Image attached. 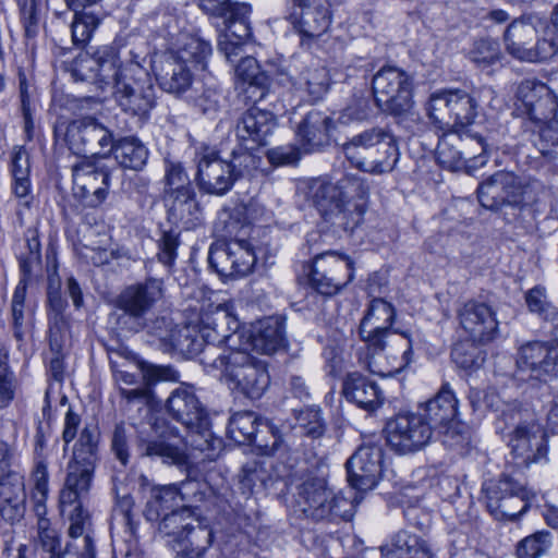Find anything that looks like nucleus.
<instances>
[{"instance_id": "obj_1", "label": "nucleus", "mask_w": 558, "mask_h": 558, "mask_svg": "<svg viewBox=\"0 0 558 558\" xmlns=\"http://www.w3.org/2000/svg\"><path fill=\"white\" fill-rule=\"evenodd\" d=\"M362 187L359 179L343 177L337 182L314 179L307 186V197L323 218L344 231H352L363 218V208L352 201Z\"/></svg>"}, {"instance_id": "obj_2", "label": "nucleus", "mask_w": 558, "mask_h": 558, "mask_svg": "<svg viewBox=\"0 0 558 558\" xmlns=\"http://www.w3.org/2000/svg\"><path fill=\"white\" fill-rule=\"evenodd\" d=\"M209 350L204 365L221 371L232 389L250 399H259L265 393L270 384L267 364L251 355L246 345L216 357L215 348Z\"/></svg>"}, {"instance_id": "obj_3", "label": "nucleus", "mask_w": 558, "mask_h": 558, "mask_svg": "<svg viewBox=\"0 0 558 558\" xmlns=\"http://www.w3.org/2000/svg\"><path fill=\"white\" fill-rule=\"evenodd\" d=\"M99 432L95 426H85L74 445L72 458L66 465V476L60 492L61 513L81 502L90 489L98 462Z\"/></svg>"}, {"instance_id": "obj_4", "label": "nucleus", "mask_w": 558, "mask_h": 558, "mask_svg": "<svg viewBox=\"0 0 558 558\" xmlns=\"http://www.w3.org/2000/svg\"><path fill=\"white\" fill-rule=\"evenodd\" d=\"M476 100L463 90H442L427 101L430 121L444 132L478 133L473 130L477 111Z\"/></svg>"}, {"instance_id": "obj_5", "label": "nucleus", "mask_w": 558, "mask_h": 558, "mask_svg": "<svg viewBox=\"0 0 558 558\" xmlns=\"http://www.w3.org/2000/svg\"><path fill=\"white\" fill-rule=\"evenodd\" d=\"M167 409L173 418L190 430L187 445L201 451L213 446L207 412L191 386L184 385L174 389L167 400Z\"/></svg>"}, {"instance_id": "obj_6", "label": "nucleus", "mask_w": 558, "mask_h": 558, "mask_svg": "<svg viewBox=\"0 0 558 558\" xmlns=\"http://www.w3.org/2000/svg\"><path fill=\"white\" fill-rule=\"evenodd\" d=\"M518 418L508 436L507 463L517 470H525L548 462V439L543 426L527 413Z\"/></svg>"}, {"instance_id": "obj_7", "label": "nucleus", "mask_w": 558, "mask_h": 558, "mask_svg": "<svg viewBox=\"0 0 558 558\" xmlns=\"http://www.w3.org/2000/svg\"><path fill=\"white\" fill-rule=\"evenodd\" d=\"M296 505L306 517L314 520L341 518L349 520L353 515V505L327 487L324 478L308 477L298 487Z\"/></svg>"}, {"instance_id": "obj_8", "label": "nucleus", "mask_w": 558, "mask_h": 558, "mask_svg": "<svg viewBox=\"0 0 558 558\" xmlns=\"http://www.w3.org/2000/svg\"><path fill=\"white\" fill-rule=\"evenodd\" d=\"M201 337L208 345H215L217 353H228L243 345L247 347V329L240 326L230 304H219L204 312L199 320Z\"/></svg>"}, {"instance_id": "obj_9", "label": "nucleus", "mask_w": 558, "mask_h": 558, "mask_svg": "<svg viewBox=\"0 0 558 558\" xmlns=\"http://www.w3.org/2000/svg\"><path fill=\"white\" fill-rule=\"evenodd\" d=\"M487 144L481 133L445 132L437 145V160L441 167L457 171L484 166Z\"/></svg>"}, {"instance_id": "obj_10", "label": "nucleus", "mask_w": 558, "mask_h": 558, "mask_svg": "<svg viewBox=\"0 0 558 558\" xmlns=\"http://www.w3.org/2000/svg\"><path fill=\"white\" fill-rule=\"evenodd\" d=\"M412 80L402 70L388 66L373 77V94L377 107L385 113L402 116L413 107Z\"/></svg>"}, {"instance_id": "obj_11", "label": "nucleus", "mask_w": 558, "mask_h": 558, "mask_svg": "<svg viewBox=\"0 0 558 558\" xmlns=\"http://www.w3.org/2000/svg\"><path fill=\"white\" fill-rule=\"evenodd\" d=\"M353 279L352 262L337 252L314 257L308 274L310 286L323 295H333Z\"/></svg>"}, {"instance_id": "obj_12", "label": "nucleus", "mask_w": 558, "mask_h": 558, "mask_svg": "<svg viewBox=\"0 0 558 558\" xmlns=\"http://www.w3.org/2000/svg\"><path fill=\"white\" fill-rule=\"evenodd\" d=\"M514 377L518 380L544 379L546 376L558 375V345L532 341L520 347Z\"/></svg>"}, {"instance_id": "obj_13", "label": "nucleus", "mask_w": 558, "mask_h": 558, "mask_svg": "<svg viewBox=\"0 0 558 558\" xmlns=\"http://www.w3.org/2000/svg\"><path fill=\"white\" fill-rule=\"evenodd\" d=\"M386 434L390 448L398 453L407 454L424 448L433 433L423 414H404L387 423Z\"/></svg>"}, {"instance_id": "obj_14", "label": "nucleus", "mask_w": 558, "mask_h": 558, "mask_svg": "<svg viewBox=\"0 0 558 558\" xmlns=\"http://www.w3.org/2000/svg\"><path fill=\"white\" fill-rule=\"evenodd\" d=\"M195 161L196 181L203 192L223 195L233 186L235 179L232 169L215 148L202 145L196 150Z\"/></svg>"}, {"instance_id": "obj_15", "label": "nucleus", "mask_w": 558, "mask_h": 558, "mask_svg": "<svg viewBox=\"0 0 558 558\" xmlns=\"http://www.w3.org/2000/svg\"><path fill=\"white\" fill-rule=\"evenodd\" d=\"M74 195L88 206L101 204L108 194L110 173L94 158H84L72 166Z\"/></svg>"}, {"instance_id": "obj_16", "label": "nucleus", "mask_w": 558, "mask_h": 558, "mask_svg": "<svg viewBox=\"0 0 558 558\" xmlns=\"http://www.w3.org/2000/svg\"><path fill=\"white\" fill-rule=\"evenodd\" d=\"M163 294V281L148 277L126 286L117 296L116 306L140 325Z\"/></svg>"}, {"instance_id": "obj_17", "label": "nucleus", "mask_w": 558, "mask_h": 558, "mask_svg": "<svg viewBox=\"0 0 558 558\" xmlns=\"http://www.w3.org/2000/svg\"><path fill=\"white\" fill-rule=\"evenodd\" d=\"M280 83H291L296 89L304 90L313 100L320 99L328 90L330 78L326 68L318 64L306 65L298 58L288 64L280 65L278 73Z\"/></svg>"}, {"instance_id": "obj_18", "label": "nucleus", "mask_w": 558, "mask_h": 558, "mask_svg": "<svg viewBox=\"0 0 558 558\" xmlns=\"http://www.w3.org/2000/svg\"><path fill=\"white\" fill-rule=\"evenodd\" d=\"M64 140L75 155L99 154L98 149L112 145V133L92 117H85L69 123Z\"/></svg>"}, {"instance_id": "obj_19", "label": "nucleus", "mask_w": 558, "mask_h": 558, "mask_svg": "<svg viewBox=\"0 0 558 558\" xmlns=\"http://www.w3.org/2000/svg\"><path fill=\"white\" fill-rule=\"evenodd\" d=\"M383 449L375 444L362 445L347 462L348 481L359 490L373 489L381 474Z\"/></svg>"}, {"instance_id": "obj_20", "label": "nucleus", "mask_w": 558, "mask_h": 558, "mask_svg": "<svg viewBox=\"0 0 558 558\" xmlns=\"http://www.w3.org/2000/svg\"><path fill=\"white\" fill-rule=\"evenodd\" d=\"M393 319L395 310L390 303L380 298L372 300L360 324L359 332L374 354L384 350Z\"/></svg>"}, {"instance_id": "obj_21", "label": "nucleus", "mask_w": 558, "mask_h": 558, "mask_svg": "<svg viewBox=\"0 0 558 558\" xmlns=\"http://www.w3.org/2000/svg\"><path fill=\"white\" fill-rule=\"evenodd\" d=\"M291 12L282 21L291 25L289 32L298 35H322L326 32L329 17L325 0H287Z\"/></svg>"}, {"instance_id": "obj_22", "label": "nucleus", "mask_w": 558, "mask_h": 558, "mask_svg": "<svg viewBox=\"0 0 558 558\" xmlns=\"http://www.w3.org/2000/svg\"><path fill=\"white\" fill-rule=\"evenodd\" d=\"M461 327L475 342L487 343L498 335L495 311L483 302L469 301L458 313Z\"/></svg>"}, {"instance_id": "obj_23", "label": "nucleus", "mask_w": 558, "mask_h": 558, "mask_svg": "<svg viewBox=\"0 0 558 558\" xmlns=\"http://www.w3.org/2000/svg\"><path fill=\"white\" fill-rule=\"evenodd\" d=\"M198 483L187 481L181 483L180 487L168 485L151 490V497L147 501L144 515L148 521L156 522L172 510L181 509L184 501L190 499L191 494L196 496Z\"/></svg>"}, {"instance_id": "obj_24", "label": "nucleus", "mask_w": 558, "mask_h": 558, "mask_svg": "<svg viewBox=\"0 0 558 558\" xmlns=\"http://www.w3.org/2000/svg\"><path fill=\"white\" fill-rule=\"evenodd\" d=\"M520 194V184L513 173L498 171L477 189L481 205L487 209L496 210L505 204L517 202Z\"/></svg>"}, {"instance_id": "obj_25", "label": "nucleus", "mask_w": 558, "mask_h": 558, "mask_svg": "<svg viewBox=\"0 0 558 558\" xmlns=\"http://www.w3.org/2000/svg\"><path fill=\"white\" fill-rule=\"evenodd\" d=\"M205 13L225 17L226 35H252L247 16L250 5L245 3H231L230 0H194Z\"/></svg>"}, {"instance_id": "obj_26", "label": "nucleus", "mask_w": 558, "mask_h": 558, "mask_svg": "<svg viewBox=\"0 0 558 558\" xmlns=\"http://www.w3.org/2000/svg\"><path fill=\"white\" fill-rule=\"evenodd\" d=\"M342 393L349 402L366 411H374L384 401L378 385L359 372L348 373L342 384Z\"/></svg>"}, {"instance_id": "obj_27", "label": "nucleus", "mask_w": 558, "mask_h": 558, "mask_svg": "<svg viewBox=\"0 0 558 558\" xmlns=\"http://www.w3.org/2000/svg\"><path fill=\"white\" fill-rule=\"evenodd\" d=\"M247 352L256 350L264 354H272L284 345V323L279 317H267L259 320L252 330H248Z\"/></svg>"}, {"instance_id": "obj_28", "label": "nucleus", "mask_w": 558, "mask_h": 558, "mask_svg": "<svg viewBox=\"0 0 558 558\" xmlns=\"http://www.w3.org/2000/svg\"><path fill=\"white\" fill-rule=\"evenodd\" d=\"M275 126L276 119L271 112L252 107L238 121L236 135L241 141L251 140L257 145H265Z\"/></svg>"}, {"instance_id": "obj_29", "label": "nucleus", "mask_w": 558, "mask_h": 558, "mask_svg": "<svg viewBox=\"0 0 558 558\" xmlns=\"http://www.w3.org/2000/svg\"><path fill=\"white\" fill-rule=\"evenodd\" d=\"M393 137L396 136L390 129L374 126L352 136L343 144L342 150L351 165H354L378 147L389 145Z\"/></svg>"}, {"instance_id": "obj_30", "label": "nucleus", "mask_w": 558, "mask_h": 558, "mask_svg": "<svg viewBox=\"0 0 558 558\" xmlns=\"http://www.w3.org/2000/svg\"><path fill=\"white\" fill-rule=\"evenodd\" d=\"M153 69L162 89L180 94L191 85V73L184 62L174 56H165L155 61Z\"/></svg>"}, {"instance_id": "obj_31", "label": "nucleus", "mask_w": 558, "mask_h": 558, "mask_svg": "<svg viewBox=\"0 0 558 558\" xmlns=\"http://www.w3.org/2000/svg\"><path fill=\"white\" fill-rule=\"evenodd\" d=\"M331 119L324 112L310 111L298 128V136L306 151L328 143Z\"/></svg>"}, {"instance_id": "obj_32", "label": "nucleus", "mask_w": 558, "mask_h": 558, "mask_svg": "<svg viewBox=\"0 0 558 558\" xmlns=\"http://www.w3.org/2000/svg\"><path fill=\"white\" fill-rule=\"evenodd\" d=\"M206 343V340L201 337L199 327L185 325L182 327L177 326L174 330V337L171 338V342L167 343L168 352H178L179 354L193 357L197 354H202V363L204 364V360L206 359V352L210 351ZM215 348V353H217V348ZM218 354H215L216 357Z\"/></svg>"}, {"instance_id": "obj_33", "label": "nucleus", "mask_w": 558, "mask_h": 558, "mask_svg": "<svg viewBox=\"0 0 558 558\" xmlns=\"http://www.w3.org/2000/svg\"><path fill=\"white\" fill-rule=\"evenodd\" d=\"M109 147L118 163L124 169L141 171L147 163L148 148L137 137L125 136L116 142L112 141Z\"/></svg>"}, {"instance_id": "obj_34", "label": "nucleus", "mask_w": 558, "mask_h": 558, "mask_svg": "<svg viewBox=\"0 0 558 558\" xmlns=\"http://www.w3.org/2000/svg\"><path fill=\"white\" fill-rule=\"evenodd\" d=\"M267 428L271 434L272 441L271 444L258 441L257 447L260 449V452L265 456L276 457L288 469L294 468L301 458L296 437L294 435L283 437L272 426Z\"/></svg>"}, {"instance_id": "obj_35", "label": "nucleus", "mask_w": 558, "mask_h": 558, "mask_svg": "<svg viewBox=\"0 0 558 558\" xmlns=\"http://www.w3.org/2000/svg\"><path fill=\"white\" fill-rule=\"evenodd\" d=\"M424 412L432 427L454 420L458 414V401L448 384L442 385L435 398L426 403Z\"/></svg>"}, {"instance_id": "obj_36", "label": "nucleus", "mask_w": 558, "mask_h": 558, "mask_svg": "<svg viewBox=\"0 0 558 558\" xmlns=\"http://www.w3.org/2000/svg\"><path fill=\"white\" fill-rule=\"evenodd\" d=\"M400 157L397 138L393 137L389 145L378 147L367 156L360 158L353 166L371 174H384L391 172Z\"/></svg>"}, {"instance_id": "obj_37", "label": "nucleus", "mask_w": 558, "mask_h": 558, "mask_svg": "<svg viewBox=\"0 0 558 558\" xmlns=\"http://www.w3.org/2000/svg\"><path fill=\"white\" fill-rule=\"evenodd\" d=\"M469 400L474 411L483 412L485 409L500 412L502 417L509 416L514 421L522 416V412L517 409L514 403L505 401L500 393L494 388L480 390L472 388L469 393Z\"/></svg>"}, {"instance_id": "obj_38", "label": "nucleus", "mask_w": 558, "mask_h": 558, "mask_svg": "<svg viewBox=\"0 0 558 558\" xmlns=\"http://www.w3.org/2000/svg\"><path fill=\"white\" fill-rule=\"evenodd\" d=\"M383 558H434L429 545L407 531L398 532L391 548L383 551Z\"/></svg>"}, {"instance_id": "obj_39", "label": "nucleus", "mask_w": 558, "mask_h": 558, "mask_svg": "<svg viewBox=\"0 0 558 558\" xmlns=\"http://www.w3.org/2000/svg\"><path fill=\"white\" fill-rule=\"evenodd\" d=\"M118 101L123 111L133 116L144 117L154 107V94L150 86L135 88L128 83L117 87Z\"/></svg>"}, {"instance_id": "obj_40", "label": "nucleus", "mask_w": 558, "mask_h": 558, "mask_svg": "<svg viewBox=\"0 0 558 558\" xmlns=\"http://www.w3.org/2000/svg\"><path fill=\"white\" fill-rule=\"evenodd\" d=\"M158 521L159 533L169 537L168 543L173 549H177V547L182 546V542L184 543L183 536L194 520L192 519L190 508L182 505L181 509L165 513Z\"/></svg>"}, {"instance_id": "obj_41", "label": "nucleus", "mask_w": 558, "mask_h": 558, "mask_svg": "<svg viewBox=\"0 0 558 558\" xmlns=\"http://www.w3.org/2000/svg\"><path fill=\"white\" fill-rule=\"evenodd\" d=\"M98 86L114 84L119 87L123 82L126 69H121L118 51L111 46L101 47L96 51Z\"/></svg>"}, {"instance_id": "obj_42", "label": "nucleus", "mask_w": 558, "mask_h": 558, "mask_svg": "<svg viewBox=\"0 0 558 558\" xmlns=\"http://www.w3.org/2000/svg\"><path fill=\"white\" fill-rule=\"evenodd\" d=\"M534 497L525 486L518 487L512 494L501 501L497 502V497L493 496V502L487 504V508L496 518H507L510 520L517 519L524 513L529 506L530 500Z\"/></svg>"}, {"instance_id": "obj_43", "label": "nucleus", "mask_w": 558, "mask_h": 558, "mask_svg": "<svg viewBox=\"0 0 558 558\" xmlns=\"http://www.w3.org/2000/svg\"><path fill=\"white\" fill-rule=\"evenodd\" d=\"M259 420L255 413L250 411L234 413L228 425V434L232 440L238 444H252L257 446L263 441L257 435Z\"/></svg>"}, {"instance_id": "obj_44", "label": "nucleus", "mask_w": 558, "mask_h": 558, "mask_svg": "<svg viewBox=\"0 0 558 558\" xmlns=\"http://www.w3.org/2000/svg\"><path fill=\"white\" fill-rule=\"evenodd\" d=\"M140 448L144 456L159 457L166 463L181 465L186 462L184 449L166 439L163 435L157 439L141 440Z\"/></svg>"}, {"instance_id": "obj_45", "label": "nucleus", "mask_w": 558, "mask_h": 558, "mask_svg": "<svg viewBox=\"0 0 558 558\" xmlns=\"http://www.w3.org/2000/svg\"><path fill=\"white\" fill-rule=\"evenodd\" d=\"M26 283L21 280L16 286L11 300V320L16 339L21 340L25 329L32 323L33 311L25 304Z\"/></svg>"}, {"instance_id": "obj_46", "label": "nucleus", "mask_w": 558, "mask_h": 558, "mask_svg": "<svg viewBox=\"0 0 558 558\" xmlns=\"http://www.w3.org/2000/svg\"><path fill=\"white\" fill-rule=\"evenodd\" d=\"M59 288V282L57 283V287H53V281L50 279L48 288V302L53 312V315L50 317L49 332L50 345L53 350L60 349L61 332L65 328V322L62 316V312L66 306V302L62 299Z\"/></svg>"}, {"instance_id": "obj_47", "label": "nucleus", "mask_w": 558, "mask_h": 558, "mask_svg": "<svg viewBox=\"0 0 558 558\" xmlns=\"http://www.w3.org/2000/svg\"><path fill=\"white\" fill-rule=\"evenodd\" d=\"M172 199L170 213L178 219L186 223L198 219L199 207L195 199L193 187H185L168 194Z\"/></svg>"}, {"instance_id": "obj_48", "label": "nucleus", "mask_w": 558, "mask_h": 558, "mask_svg": "<svg viewBox=\"0 0 558 558\" xmlns=\"http://www.w3.org/2000/svg\"><path fill=\"white\" fill-rule=\"evenodd\" d=\"M538 101L525 108L529 118L539 124L549 122L556 114L558 104L556 96L548 86H541L537 90Z\"/></svg>"}, {"instance_id": "obj_49", "label": "nucleus", "mask_w": 558, "mask_h": 558, "mask_svg": "<svg viewBox=\"0 0 558 558\" xmlns=\"http://www.w3.org/2000/svg\"><path fill=\"white\" fill-rule=\"evenodd\" d=\"M63 515H66L70 521L69 536L70 542H80L82 538L92 536V521L87 510L83 508L82 501L76 502L74 506L69 507ZM82 546V543H78Z\"/></svg>"}, {"instance_id": "obj_50", "label": "nucleus", "mask_w": 558, "mask_h": 558, "mask_svg": "<svg viewBox=\"0 0 558 558\" xmlns=\"http://www.w3.org/2000/svg\"><path fill=\"white\" fill-rule=\"evenodd\" d=\"M25 35H35L43 28L45 0H15Z\"/></svg>"}, {"instance_id": "obj_51", "label": "nucleus", "mask_w": 558, "mask_h": 558, "mask_svg": "<svg viewBox=\"0 0 558 558\" xmlns=\"http://www.w3.org/2000/svg\"><path fill=\"white\" fill-rule=\"evenodd\" d=\"M213 536L214 533L207 525L199 521H196V524L191 522L183 536L184 543L182 542V546L178 548L204 556L213 543Z\"/></svg>"}, {"instance_id": "obj_52", "label": "nucleus", "mask_w": 558, "mask_h": 558, "mask_svg": "<svg viewBox=\"0 0 558 558\" xmlns=\"http://www.w3.org/2000/svg\"><path fill=\"white\" fill-rule=\"evenodd\" d=\"M230 254L238 278L247 276L256 263L254 248L246 240L229 241Z\"/></svg>"}, {"instance_id": "obj_53", "label": "nucleus", "mask_w": 558, "mask_h": 558, "mask_svg": "<svg viewBox=\"0 0 558 558\" xmlns=\"http://www.w3.org/2000/svg\"><path fill=\"white\" fill-rule=\"evenodd\" d=\"M66 5L75 12L71 24L72 35H92L98 27L100 21L90 13L78 12L77 10L86 5L96 3L98 0H64Z\"/></svg>"}, {"instance_id": "obj_54", "label": "nucleus", "mask_w": 558, "mask_h": 558, "mask_svg": "<svg viewBox=\"0 0 558 558\" xmlns=\"http://www.w3.org/2000/svg\"><path fill=\"white\" fill-rule=\"evenodd\" d=\"M452 361L465 371L480 368L485 362V354L474 343L464 342L454 345L451 352Z\"/></svg>"}, {"instance_id": "obj_55", "label": "nucleus", "mask_w": 558, "mask_h": 558, "mask_svg": "<svg viewBox=\"0 0 558 558\" xmlns=\"http://www.w3.org/2000/svg\"><path fill=\"white\" fill-rule=\"evenodd\" d=\"M209 266L223 279H236V270L234 269L229 242L222 245L210 246L208 254Z\"/></svg>"}, {"instance_id": "obj_56", "label": "nucleus", "mask_w": 558, "mask_h": 558, "mask_svg": "<svg viewBox=\"0 0 558 558\" xmlns=\"http://www.w3.org/2000/svg\"><path fill=\"white\" fill-rule=\"evenodd\" d=\"M298 427L307 437L319 439L326 432V424L322 415L320 409L305 408L302 409L296 417Z\"/></svg>"}, {"instance_id": "obj_57", "label": "nucleus", "mask_w": 558, "mask_h": 558, "mask_svg": "<svg viewBox=\"0 0 558 558\" xmlns=\"http://www.w3.org/2000/svg\"><path fill=\"white\" fill-rule=\"evenodd\" d=\"M550 545L548 532H536L518 544L517 556L518 558H539L549 549Z\"/></svg>"}, {"instance_id": "obj_58", "label": "nucleus", "mask_w": 558, "mask_h": 558, "mask_svg": "<svg viewBox=\"0 0 558 558\" xmlns=\"http://www.w3.org/2000/svg\"><path fill=\"white\" fill-rule=\"evenodd\" d=\"M534 143L544 157L550 160L556 159L558 157V123L553 121L543 123Z\"/></svg>"}, {"instance_id": "obj_59", "label": "nucleus", "mask_w": 558, "mask_h": 558, "mask_svg": "<svg viewBox=\"0 0 558 558\" xmlns=\"http://www.w3.org/2000/svg\"><path fill=\"white\" fill-rule=\"evenodd\" d=\"M500 57L499 44L493 37H480L470 51L471 60L480 66H487Z\"/></svg>"}, {"instance_id": "obj_60", "label": "nucleus", "mask_w": 558, "mask_h": 558, "mask_svg": "<svg viewBox=\"0 0 558 558\" xmlns=\"http://www.w3.org/2000/svg\"><path fill=\"white\" fill-rule=\"evenodd\" d=\"M15 378L8 366V350L0 343V409L5 408L14 398Z\"/></svg>"}, {"instance_id": "obj_61", "label": "nucleus", "mask_w": 558, "mask_h": 558, "mask_svg": "<svg viewBox=\"0 0 558 558\" xmlns=\"http://www.w3.org/2000/svg\"><path fill=\"white\" fill-rule=\"evenodd\" d=\"M525 302L531 312L538 314L544 319H550L558 327V312L547 301L544 289H531L525 295Z\"/></svg>"}, {"instance_id": "obj_62", "label": "nucleus", "mask_w": 558, "mask_h": 558, "mask_svg": "<svg viewBox=\"0 0 558 558\" xmlns=\"http://www.w3.org/2000/svg\"><path fill=\"white\" fill-rule=\"evenodd\" d=\"M251 38L252 37H222L219 40L218 48L228 61L234 62L238 58L242 59L254 52V43Z\"/></svg>"}, {"instance_id": "obj_63", "label": "nucleus", "mask_w": 558, "mask_h": 558, "mask_svg": "<svg viewBox=\"0 0 558 558\" xmlns=\"http://www.w3.org/2000/svg\"><path fill=\"white\" fill-rule=\"evenodd\" d=\"M35 543L43 550L50 553V555L60 548V533L58 530L52 527L50 521L47 518H39L37 521V534L35 536Z\"/></svg>"}, {"instance_id": "obj_64", "label": "nucleus", "mask_w": 558, "mask_h": 558, "mask_svg": "<svg viewBox=\"0 0 558 558\" xmlns=\"http://www.w3.org/2000/svg\"><path fill=\"white\" fill-rule=\"evenodd\" d=\"M235 75L239 81L248 84L250 87L259 88L265 84V76L252 56H245L240 60L235 68Z\"/></svg>"}]
</instances>
